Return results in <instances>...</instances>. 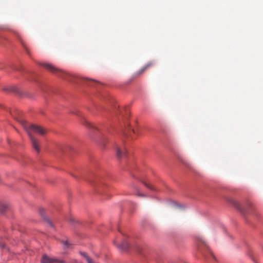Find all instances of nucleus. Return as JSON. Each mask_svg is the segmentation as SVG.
Here are the masks:
<instances>
[{"label": "nucleus", "mask_w": 263, "mask_h": 263, "mask_svg": "<svg viewBox=\"0 0 263 263\" xmlns=\"http://www.w3.org/2000/svg\"><path fill=\"white\" fill-rule=\"evenodd\" d=\"M8 206L7 204L5 203L1 202L0 203V213H4L7 209H8Z\"/></svg>", "instance_id": "obj_12"}, {"label": "nucleus", "mask_w": 263, "mask_h": 263, "mask_svg": "<svg viewBox=\"0 0 263 263\" xmlns=\"http://www.w3.org/2000/svg\"><path fill=\"white\" fill-rule=\"evenodd\" d=\"M39 213L41 215V216L45 220H47V222L48 223V224L51 226V227H53V224L52 223V222L48 219H47L45 215V210L44 208H40L39 209Z\"/></svg>", "instance_id": "obj_10"}, {"label": "nucleus", "mask_w": 263, "mask_h": 263, "mask_svg": "<svg viewBox=\"0 0 263 263\" xmlns=\"http://www.w3.org/2000/svg\"><path fill=\"white\" fill-rule=\"evenodd\" d=\"M24 47L26 48V50L27 51V49L26 48V47L24 46Z\"/></svg>", "instance_id": "obj_21"}, {"label": "nucleus", "mask_w": 263, "mask_h": 263, "mask_svg": "<svg viewBox=\"0 0 263 263\" xmlns=\"http://www.w3.org/2000/svg\"><path fill=\"white\" fill-rule=\"evenodd\" d=\"M131 129L130 128H128L126 129L125 132L124 133V136L127 137V138L130 139L132 140H135L137 139V137H136V135L134 134H133L131 132Z\"/></svg>", "instance_id": "obj_9"}, {"label": "nucleus", "mask_w": 263, "mask_h": 263, "mask_svg": "<svg viewBox=\"0 0 263 263\" xmlns=\"http://www.w3.org/2000/svg\"><path fill=\"white\" fill-rule=\"evenodd\" d=\"M29 137L31 140L32 147L37 153H39L40 151V146L38 140L31 134L30 132H29Z\"/></svg>", "instance_id": "obj_3"}, {"label": "nucleus", "mask_w": 263, "mask_h": 263, "mask_svg": "<svg viewBox=\"0 0 263 263\" xmlns=\"http://www.w3.org/2000/svg\"><path fill=\"white\" fill-rule=\"evenodd\" d=\"M81 254L83 256H84V257H85L86 259V257H89V256L86 254V253H85V252H81Z\"/></svg>", "instance_id": "obj_16"}, {"label": "nucleus", "mask_w": 263, "mask_h": 263, "mask_svg": "<svg viewBox=\"0 0 263 263\" xmlns=\"http://www.w3.org/2000/svg\"><path fill=\"white\" fill-rule=\"evenodd\" d=\"M65 245L66 246H68V242H67V241H66V242H65Z\"/></svg>", "instance_id": "obj_20"}, {"label": "nucleus", "mask_w": 263, "mask_h": 263, "mask_svg": "<svg viewBox=\"0 0 263 263\" xmlns=\"http://www.w3.org/2000/svg\"><path fill=\"white\" fill-rule=\"evenodd\" d=\"M43 66L51 72L57 74L59 77H63L65 79H67L66 77L69 76V74L66 73L64 71L54 67L53 65L50 64L44 63L43 64Z\"/></svg>", "instance_id": "obj_2"}, {"label": "nucleus", "mask_w": 263, "mask_h": 263, "mask_svg": "<svg viewBox=\"0 0 263 263\" xmlns=\"http://www.w3.org/2000/svg\"><path fill=\"white\" fill-rule=\"evenodd\" d=\"M154 65V62L153 61H151L148 62L146 64H145L140 70H139L137 73L136 74L137 76H139L143 72H144L146 69L151 67V66Z\"/></svg>", "instance_id": "obj_8"}, {"label": "nucleus", "mask_w": 263, "mask_h": 263, "mask_svg": "<svg viewBox=\"0 0 263 263\" xmlns=\"http://www.w3.org/2000/svg\"><path fill=\"white\" fill-rule=\"evenodd\" d=\"M115 149L116 152V156L118 158H121L126 156L127 151L124 146H119L118 145H117L116 146Z\"/></svg>", "instance_id": "obj_4"}, {"label": "nucleus", "mask_w": 263, "mask_h": 263, "mask_svg": "<svg viewBox=\"0 0 263 263\" xmlns=\"http://www.w3.org/2000/svg\"><path fill=\"white\" fill-rule=\"evenodd\" d=\"M248 206L251 207V203H249L248 204Z\"/></svg>", "instance_id": "obj_19"}, {"label": "nucleus", "mask_w": 263, "mask_h": 263, "mask_svg": "<svg viewBox=\"0 0 263 263\" xmlns=\"http://www.w3.org/2000/svg\"><path fill=\"white\" fill-rule=\"evenodd\" d=\"M24 127L29 135V132L32 135V133H36L40 135L43 136L46 134L47 130L42 127L28 123L24 119H20L17 120Z\"/></svg>", "instance_id": "obj_1"}, {"label": "nucleus", "mask_w": 263, "mask_h": 263, "mask_svg": "<svg viewBox=\"0 0 263 263\" xmlns=\"http://www.w3.org/2000/svg\"><path fill=\"white\" fill-rule=\"evenodd\" d=\"M131 132L136 135V137L137 138L139 136L141 135V132L139 128L131 129Z\"/></svg>", "instance_id": "obj_13"}, {"label": "nucleus", "mask_w": 263, "mask_h": 263, "mask_svg": "<svg viewBox=\"0 0 263 263\" xmlns=\"http://www.w3.org/2000/svg\"><path fill=\"white\" fill-rule=\"evenodd\" d=\"M198 250L201 251L202 253H203V250H206L208 251L210 254V255L214 257L213 254L212 252L209 250L208 246L206 245L205 242L202 240V239H199L198 240Z\"/></svg>", "instance_id": "obj_5"}, {"label": "nucleus", "mask_w": 263, "mask_h": 263, "mask_svg": "<svg viewBox=\"0 0 263 263\" xmlns=\"http://www.w3.org/2000/svg\"><path fill=\"white\" fill-rule=\"evenodd\" d=\"M42 263H64L62 260H58L54 258H50L47 255H44L41 259Z\"/></svg>", "instance_id": "obj_6"}, {"label": "nucleus", "mask_w": 263, "mask_h": 263, "mask_svg": "<svg viewBox=\"0 0 263 263\" xmlns=\"http://www.w3.org/2000/svg\"><path fill=\"white\" fill-rule=\"evenodd\" d=\"M85 123L86 124V125H87L88 126H90V124L89 123H88L87 121H85Z\"/></svg>", "instance_id": "obj_18"}, {"label": "nucleus", "mask_w": 263, "mask_h": 263, "mask_svg": "<svg viewBox=\"0 0 263 263\" xmlns=\"http://www.w3.org/2000/svg\"><path fill=\"white\" fill-rule=\"evenodd\" d=\"M231 203L235 207L241 214H246L247 213V210L246 208L242 206L237 201L231 200L230 201Z\"/></svg>", "instance_id": "obj_7"}, {"label": "nucleus", "mask_w": 263, "mask_h": 263, "mask_svg": "<svg viewBox=\"0 0 263 263\" xmlns=\"http://www.w3.org/2000/svg\"><path fill=\"white\" fill-rule=\"evenodd\" d=\"M0 248H1L2 249L4 248H5V244L4 243L0 242Z\"/></svg>", "instance_id": "obj_17"}, {"label": "nucleus", "mask_w": 263, "mask_h": 263, "mask_svg": "<svg viewBox=\"0 0 263 263\" xmlns=\"http://www.w3.org/2000/svg\"><path fill=\"white\" fill-rule=\"evenodd\" d=\"M181 162H182V163H183V164L185 166H186L187 167L190 168V165H189V164L185 162V161H183V160H181Z\"/></svg>", "instance_id": "obj_15"}, {"label": "nucleus", "mask_w": 263, "mask_h": 263, "mask_svg": "<svg viewBox=\"0 0 263 263\" xmlns=\"http://www.w3.org/2000/svg\"><path fill=\"white\" fill-rule=\"evenodd\" d=\"M117 246L120 250H126L129 247V244L127 241H124L120 245H117Z\"/></svg>", "instance_id": "obj_11"}, {"label": "nucleus", "mask_w": 263, "mask_h": 263, "mask_svg": "<svg viewBox=\"0 0 263 263\" xmlns=\"http://www.w3.org/2000/svg\"><path fill=\"white\" fill-rule=\"evenodd\" d=\"M143 183H144V185L145 186H146L147 187L149 188V189H151V190L153 189L152 185L149 184L148 182H143Z\"/></svg>", "instance_id": "obj_14"}]
</instances>
